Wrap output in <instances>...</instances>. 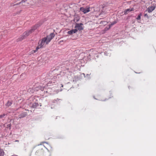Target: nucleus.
<instances>
[{
    "instance_id": "15",
    "label": "nucleus",
    "mask_w": 156,
    "mask_h": 156,
    "mask_svg": "<svg viewBox=\"0 0 156 156\" xmlns=\"http://www.w3.org/2000/svg\"><path fill=\"white\" fill-rule=\"evenodd\" d=\"M38 105V104L37 103H34L33 104L32 107L34 108H35Z\"/></svg>"
},
{
    "instance_id": "26",
    "label": "nucleus",
    "mask_w": 156,
    "mask_h": 156,
    "mask_svg": "<svg viewBox=\"0 0 156 156\" xmlns=\"http://www.w3.org/2000/svg\"><path fill=\"white\" fill-rule=\"evenodd\" d=\"M61 87H63V84H61Z\"/></svg>"
},
{
    "instance_id": "24",
    "label": "nucleus",
    "mask_w": 156,
    "mask_h": 156,
    "mask_svg": "<svg viewBox=\"0 0 156 156\" xmlns=\"http://www.w3.org/2000/svg\"><path fill=\"white\" fill-rule=\"evenodd\" d=\"M25 2V1H24V0H23L22 1V2H20L19 4H20V3H21V2Z\"/></svg>"
},
{
    "instance_id": "4",
    "label": "nucleus",
    "mask_w": 156,
    "mask_h": 156,
    "mask_svg": "<svg viewBox=\"0 0 156 156\" xmlns=\"http://www.w3.org/2000/svg\"><path fill=\"white\" fill-rule=\"evenodd\" d=\"M55 35V34L54 33H51L49 35L47 36L46 37H47L48 40L50 41L54 37Z\"/></svg>"
},
{
    "instance_id": "9",
    "label": "nucleus",
    "mask_w": 156,
    "mask_h": 156,
    "mask_svg": "<svg viewBox=\"0 0 156 156\" xmlns=\"http://www.w3.org/2000/svg\"><path fill=\"white\" fill-rule=\"evenodd\" d=\"M80 20V18L78 16H76L75 17L74 21L75 22H77Z\"/></svg>"
},
{
    "instance_id": "25",
    "label": "nucleus",
    "mask_w": 156,
    "mask_h": 156,
    "mask_svg": "<svg viewBox=\"0 0 156 156\" xmlns=\"http://www.w3.org/2000/svg\"><path fill=\"white\" fill-rule=\"evenodd\" d=\"M144 16H147V13H145L144 14Z\"/></svg>"
},
{
    "instance_id": "23",
    "label": "nucleus",
    "mask_w": 156,
    "mask_h": 156,
    "mask_svg": "<svg viewBox=\"0 0 156 156\" xmlns=\"http://www.w3.org/2000/svg\"><path fill=\"white\" fill-rule=\"evenodd\" d=\"M152 10H147L148 12L149 13H150L152 12Z\"/></svg>"
},
{
    "instance_id": "19",
    "label": "nucleus",
    "mask_w": 156,
    "mask_h": 156,
    "mask_svg": "<svg viewBox=\"0 0 156 156\" xmlns=\"http://www.w3.org/2000/svg\"><path fill=\"white\" fill-rule=\"evenodd\" d=\"M110 28H109V27L108 28L106 27L105 28L104 30L105 31H107Z\"/></svg>"
},
{
    "instance_id": "8",
    "label": "nucleus",
    "mask_w": 156,
    "mask_h": 156,
    "mask_svg": "<svg viewBox=\"0 0 156 156\" xmlns=\"http://www.w3.org/2000/svg\"><path fill=\"white\" fill-rule=\"evenodd\" d=\"M12 103V101H8L5 104V105L8 107L11 106Z\"/></svg>"
},
{
    "instance_id": "17",
    "label": "nucleus",
    "mask_w": 156,
    "mask_h": 156,
    "mask_svg": "<svg viewBox=\"0 0 156 156\" xmlns=\"http://www.w3.org/2000/svg\"><path fill=\"white\" fill-rule=\"evenodd\" d=\"M90 11V10H82V12H83L84 13H87L89 12Z\"/></svg>"
},
{
    "instance_id": "29",
    "label": "nucleus",
    "mask_w": 156,
    "mask_h": 156,
    "mask_svg": "<svg viewBox=\"0 0 156 156\" xmlns=\"http://www.w3.org/2000/svg\"><path fill=\"white\" fill-rule=\"evenodd\" d=\"M1 126L0 125V127H1Z\"/></svg>"
},
{
    "instance_id": "3",
    "label": "nucleus",
    "mask_w": 156,
    "mask_h": 156,
    "mask_svg": "<svg viewBox=\"0 0 156 156\" xmlns=\"http://www.w3.org/2000/svg\"><path fill=\"white\" fill-rule=\"evenodd\" d=\"M82 25L83 24L82 23H76V26L75 27V28L77 29V30H83V28L82 26Z\"/></svg>"
},
{
    "instance_id": "27",
    "label": "nucleus",
    "mask_w": 156,
    "mask_h": 156,
    "mask_svg": "<svg viewBox=\"0 0 156 156\" xmlns=\"http://www.w3.org/2000/svg\"><path fill=\"white\" fill-rule=\"evenodd\" d=\"M126 10H130V9H127Z\"/></svg>"
},
{
    "instance_id": "5",
    "label": "nucleus",
    "mask_w": 156,
    "mask_h": 156,
    "mask_svg": "<svg viewBox=\"0 0 156 156\" xmlns=\"http://www.w3.org/2000/svg\"><path fill=\"white\" fill-rule=\"evenodd\" d=\"M77 31V29H73L67 32V34L69 35H72L73 34L76 33Z\"/></svg>"
},
{
    "instance_id": "13",
    "label": "nucleus",
    "mask_w": 156,
    "mask_h": 156,
    "mask_svg": "<svg viewBox=\"0 0 156 156\" xmlns=\"http://www.w3.org/2000/svg\"><path fill=\"white\" fill-rule=\"evenodd\" d=\"M117 23V22L115 21H114V22H112V23H111L109 25V28H110V27L113 25L116 24Z\"/></svg>"
},
{
    "instance_id": "6",
    "label": "nucleus",
    "mask_w": 156,
    "mask_h": 156,
    "mask_svg": "<svg viewBox=\"0 0 156 156\" xmlns=\"http://www.w3.org/2000/svg\"><path fill=\"white\" fill-rule=\"evenodd\" d=\"M25 38V37L23 34L22 35L20 36L16 40V41L17 42L20 41H22Z\"/></svg>"
},
{
    "instance_id": "10",
    "label": "nucleus",
    "mask_w": 156,
    "mask_h": 156,
    "mask_svg": "<svg viewBox=\"0 0 156 156\" xmlns=\"http://www.w3.org/2000/svg\"><path fill=\"white\" fill-rule=\"evenodd\" d=\"M4 154V152L1 149H0V156H3Z\"/></svg>"
},
{
    "instance_id": "21",
    "label": "nucleus",
    "mask_w": 156,
    "mask_h": 156,
    "mask_svg": "<svg viewBox=\"0 0 156 156\" xmlns=\"http://www.w3.org/2000/svg\"><path fill=\"white\" fill-rule=\"evenodd\" d=\"M131 10H126V11H125V12H124V14H126L127 13V11H131Z\"/></svg>"
},
{
    "instance_id": "2",
    "label": "nucleus",
    "mask_w": 156,
    "mask_h": 156,
    "mask_svg": "<svg viewBox=\"0 0 156 156\" xmlns=\"http://www.w3.org/2000/svg\"><path fill=\"white\" fill-rule=\"evenodd\" d=\"M38 25H36L32 27L31 29L30 30H27L24 32L23 34L25 37H26L29 36L30 34L33 32L35 30H36L38 27Z\"/></svg>"
},
{
    "instance_id": "16",
    "label": "nucleus",
    "mask_w": 156,
    "mask_h": 156,
    "mask_svg": "<svg viewBox=\"0 0 156 156\" xmlns=\"http://www.w3.org/2000/svg\"><path fill=\"white\" fill-rule=\"evenodd\" d=\"M5 115V114H3L0 115V118H2Z\"/></svg>"
},
{
    "instance_id": "14",
    "label": "nucleus",
    "mask_w": 156,
    "mask_h": 156,
    "mask_svg": "<svg viewBox=\"0 0 156 156\" xmlns=\"http://www.w3.org/2000/svg\"><path fill=\"white\" fill-rule=\"evenodd\" d=\"M107 23V22L105 21H101V23L104 25H106Z\"/></svg>"
},
{
    "instance_id": "1",
    "label": "nucleus",
    "mask_w": 156,
    "mask_h": 156,
    "mask_svg": "<svg viewBox=\"0 0 156 156\" xmlns=\"http://www.w3.org/2000/svg\"><path fill=\"white\" fill-rule=\"evenodd\" d=\"M50 42L46 37L42 38L39 41L38 45L37 47L36 50L33 51L34 53L38 49L43 48L45 44H48Z\"/></svg>"
},
{
    "instance_id": "11",
    "label": "nucleus",
    "mask_w": 156,
    "mask_h": 156,
    "mask_svg": "<svg viewBox=\"0 0 156 156\" xmlns=\"http://www.w3.org/2000/svg\"><path fill=\"white\" fill-rule=\"evenodd\" d=\"M155 9V6L154 5L148 8L147 10H154Z\"/></svg>"
},
{
    "instance_id": "20",
    "label": "nucleus",
    "mask_w": 156,
    "mask_h": 156,
    "mask_svg": "<svg viewBox=\"0 0 156 156\" xmlns=\"http://www.w3.org/2000/svg\"><path fill=\"white\" fill-rule=\"evenodd\" d=\"M99 13H100L99 14V16H102V14H103V12H99Z\"/></svg>"
},
{
    "instance_id": "28",
    "label": "nucleus",
    "mask_w": 156,
    "mask_h": 156,
    "mask_svg": "<svg viewBox=\"0 0 156 156\" xmlns=\"http://www.w3.org/2000/svg\"><path fill=\"white\" fill-rule=\"evenodd\" d=\"M62 90V89H61V90H60V91H61Z\"/></svg>"
},
{
    "instance_id": "22",
    "label": "nucleus",
    "mask_w": 156,
    "mask_h": 156,
    "mask_svg": "<svg viewBox=\"0 0 156 156\" xmlns=\"http://www.w3.org/2000/svg\"><path fill=\"white\" fill-rule=\"evenodd\" d=\"M25 116H26L25 115H23V116H20V117H19V118H23V117H25Z\"/></svg>"
},
{
    "instance_id": "18",
    "label": "nucleus",
    "mask_w": 156,
    "mask_h": 156,
    "mask_svg": "<svg viewBox=\"0 0 156 156\" xmlns=\"http://www.w3.org/2000/svg\"><path fill=\"white\" fill-rule=\"evenodd\" d=\"M11 124H8L7 125L6 127L9 128V129H11Z\"/></svg>"
},
{
    "instance_id": "7",
    "label": "nucleus",
    "mask_w": 156,
    "mask_h": 156,
    "mask_svg": "<svg viewBox=\"0 0 156 156\" xmlns=\"http://www.w3.org/2000/svg\"><path fill=\"white\" fill-rule=\"evenodd\" d=\"M93 9L94 7H90L89 6L87 7L86 8H84L83 7H81L80 8V10H89V9Z\"/></svg>"
},
{
    "instance_id": "12",
    "label": "nucleus",
    "mask_w": 156,
    "mask_h": 156,
    "mask_svg": "<svg viewBox=\"0 0 156 156\" xmlns=\"http://www.w3.org/2000/svg\"><path fill=\"white\" fill-rule=\"evenodd\" d=\"M142 16V14L141 13H140L138 16H137V17L136 18V19L138 20H140L141 19V16Z\"/></svg>"
}]
</instances>
